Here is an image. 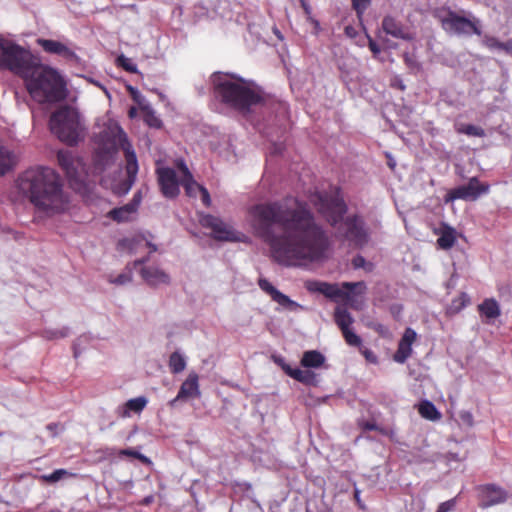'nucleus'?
<instances>
[{"instance_id":"obj_1","label":"nucleus","mask_w":512,"mask_h":512,"mask_svg":"<svg viewBox=\"0 0 512 512\" xmlns=\"http://www.w3.org/2000/svg\"><path fill=\"white\" fill-rule=\"evenodd\" d=\"M249 214L257 235L269 245L277 263L301 266L327 256L329 237L304 202L287 197L257 204Z\"/></svg>"},{"instance_id":"obj_2","label":"nucleus","mask_w":512,"mask_h":512,"mask_svg":"<svg viewBox=\"0 0 512 512\" xmlns=\"http://www.w3.org/2000/svg\"><path fill=\"white\" fill-rule=\"evenodd\" d=\"M0 67L20 75L31 97L39 103H55L66 96L65 84L58 72L38 62L29 50L0 39Z\"/></svg>"},{"instance_id":"obj_3","label":"nucleus","mask_w":512,"mask_h":512,"mask_svg":"<svg viewBox=\"0 0 512 512\" xmlns=\"http://www.w3.org/2000/svg\"><path fill=\"white\" fill-rule=\"evenodd\" d=\"M16 186L36 211L45 216L62 214L69 208V194L64 190L60 175L53 168L38 166L27 169L19 175Z\"/></svg>"},{"instance_id":"obj_4","label":"nucleus","mask_w":512,"mask_h":512,"mask_svg":"<svg viewBox=\"0 0 512 512\" xmlns=\"http://www.w3.org/2000/svg\"><path fill=\"white\" fill-rule=\"evenodd\" d=\"M93 173L100 174L109 167L115 159V154L122 149L126 159V172L128 192L136 180L138 162L132 145L127 139L126 133L120 125L112 119L103 123L98 133L94 136Z\"/></svg>"},{"instance_id":"obj_5","label":"nucleus","mask_w":512,"mask_h":512,"mask_svg":"<svg viewBox=\"0 0 512 512\" xmlns=\"http://www.w3.org/2000/svg\"><path fill=\"white\" fill-rule=\"evenodd\" d=\"M315 205L318 211L326 217L332 226L339 224L337 233L356 246H363L368 241V234L364 228V222L361 218L354 216L352 218L343 217L346 213V204L338 193L334 195H317Z\"/></svg>"},{"instance_id":"obj_6","label":"nucleus","mask_w":512,"mask_h":512,"mask_svg":"<svg viewBox=\"0 0 512 512\" xmlns=\"http://www.w3.org/2000/svg\"><path fill=\"white\" fill-rule=\"evenodd\" d=\"M215 94L232 108L246 113L250 108L261 102L258 91L251 88L242 79L228 75H217L214 78Z\"/></svg>"},{"instance_id":"obj_7","label":"nucleus","mask_w":512,"mask_h":512,"mask_svg":"<svg viewBox=\"0 0 512 512\" xmlns=\"http://www.w3.org/2000/svg\"><path fill=\"white\" fill-rule=\"evenodd\" d=\"M433 16L440 22L442 29L449 35L482 36V23L472 12L452 10L449 7H439L433 11Z\"/></svg>"},{"instance_id":"obj_8","label":"nucleus","mask_w":512,"mask_h":512,"mask_svg":"<svg viewBox=\"0 0 512 512\" xmlns=\"http://www.w3.org/2000/svg\"><path fill=\"white\" fill-rule=\"evenodd\" d=\"M51 132L67 145H75L84 138V125L79 113L68 106L55 111L49 121Z\"/></svg>"},{"instance_id":"obj_9","label":"nucleus","mask_w":512,"mask_h":512,"mask_svg":"<svg viewBox=\"0 0 512 512\" xmlns=\"http://www.w3.org/2000/svg\"><path fill=\"white\" fill-rule=\"evenodd\" d=\"M314 285L313 290L332 300L343 299L349 302L350 306L355 309H357V306L352 302L351 292L358 289L359 293H364L366 290V284L363 281L343 282L341 286L327 282H316Z\"/></svg>"},{"instance_id":"obj_10","label":"nucleus","mask_w":512,"mask_h":512,"mask_svg":"<svg viewBox=\"0 0 512 512\" xmlns=\"http://www.w3.org/2000/svg\"><path fill=\"white\" fill-rule=\"evenodd\" d=\"M57 161L70 182L81 184L85 182L88 172L82 158L74 155L69 150H59Z\"/></svg>"},{"instance_id":"obj_11","label":"nucleus","mask_w":512,"mask_h":512,"mask_svg":"<svg viewBox=\"0 0 512 512\" xmlns=\"http://www.w3.org/2000/svg\"><path fill=\"white\" fill-rule=\"evenodd\" d=\"M200 223L203 227L210 229L212 237L218 241L241 242L245 238L244 234L213 215L201 216Z\"/></svg>"},{"instance_id":"obj_12","label":"nucleus","mask_w":512,"mask_h":512,"mask_svg":"<svg viewBox=\"0 0 512 512\" xmlns=\"http://www.w3.org/2000/svg\"><path fill=\"white\" fill-rule=\"evenodd\" d=\"M488 191V184L480 183L477 177H472L467 184L450 190L446 196V202L454 201L456 199L475 201L481 195L488 193Z\"/></svg>"},{"instance_id":"obj_13","label":"nucleus","mask_w":512,"mask_h":512,"mask_svg":"<svg viewBox=\"0 0 512 512\" xmlns=\"http://www.w3.org/2000/svg\"><path fill=\"white\" fill-rule=\"evenodd\" d=\"M148 260V257H143L133 262V267L135 269L139 268V273L144 282L151 287L168 285L170 283V276L157 266H146L145 263Z\"/></svg>"},{"instance_id":"obj_14","label":"nucleus","mask_w":512,"mask_h":512,"mask_svg":"<svg viewBox=\"0 0 512 512\" xmlns=\"http://www.w3.org/2000/svg\"><path fill=\"white\" fill-rule=\"evenodd\" d=\"M258 285L262 291L268 294L271 299L276 302L281 308L290 311V312H298L301 310H305V307L296 301L290 299L287 295L280 292L277 288H275L267 279L260 278L258 280Z\"/></svg>"},{"instance_id":"obj_15","label":"nucleus","mask_w":512,"mask_h":512,"mask_svg":"<svg viewBox=\"0 0 512 512\" xmlns=\"http://www.w3.org/2000/svg\"><path fill=\"white\" fill-rule=\"evenodd\" d=\"M156 174L162 194L167 198L176 197L179 194V182L175 170L169 167H159Z\"/></svg>"},{"instance_id":"obj_16","label":"nucleus","mask_w":512,"mask_h":512,"mask_svg":"<svg viewBox=\"0 0 512 512\" xmlns=\"http://www.w3.org/2000/svg\"><path fill=\"white\" fill-rule=\"evenodd\" d=\"M480 492L481 508H488L498 504H502L508 499V492L495 484H486L478 488Z\"/></svg>"},{"instance_id":"obj_17","label":"nucleus","mask_w":512,"mask_h":512,"mask_svg":"<svg viewBox=\"0 0 512 512\" xmlns=\"http://www.w3.org/2000/svg\"><path fill=\"white\" fill-rule=\"evenodd\" d=\"M417 334L412 328H406L404 334L399 341L398 349L395 352L393 359L397 363H405L412 354V344L416 340Z\"/></svg>"},{"instance_id":"obj_18","label":"nucleus","mask_w":512,"mask_h":512,"mask_svg":"<svg viewBox=\"0 0 512 512\" xmlns=\"http://www.w3.org/2000/svg\"><path fill=\"white\" fill-rule=\"evenodd\" d=\"M198 380L199 377L195 372L189 373L186 380L182 383L177 396L171 400L170 405L174 406L177 401L200 396Z\"/></svg>"},{"instance_id":"obj_19","label":"nucleus","mask_w":512,"mask_h":512,"mask_svg":"<svg viewBox=\"0 0 512 512\" xmlns=\"http://www.w3.org/2000/svg\"><path fill=\"white\" fill-rule=\"evenodd\" d=\"M383 31L397 39L412 40L413 35L399 21L392 16H385L382 20Z\"/></svg>"},{"instance_id":"obj_20","label":"nucleus","mask_w":512,"mask_h":512,"mask_svg":"<svg viewBox=\"0 0 512 512\" xmlns=\"http://www.w3.org/2000/svg\"><path fill=\"white\" fill-rule=\"evenodd\" d=\"M39 45L48 53L63 56L66 59H72L75 54L66 45L59 41L49 39H39Z\"/></svg>"},{"instance_id":"obj_21","label":"nucleus","mask_w":512,"mask_h":512,"mask_svg":"<svg viewBox=\"0 0 512 512\" xmlns=\"http://www.w3.org/2000/svg\"><path fill=\"white\" fill-rule=\"evenodd\" d=\"M178 167L183 174V178L181 180V184L184 186L186 194L190 197H195L197 192L201 191L203 186L199 185L194 179L192 174L190 173L187 165L183 160L179 161Z\"/></svg>"},{"instance_id":"obj_22","label":"nucleus","mask_w":512,"mask_h":512,"mask_svg":"<svg viewBox=\"0 0 512 512\" xmlns=\"http://www.w3.org/2000/svg\"><path fill=\"white\" fill-rule=\"evenodd\" d=\"M283 370L287 375L292 377L293 379L306 384V385H314L317 383V378L315 373L309 370H302L300 368H291L289 365H283Z\"/></svg>"},{"instance_id":"obj_23","label":"nucleus","mask_w":512,"mask_h":512,"mask_svg":"<svg viewBox=\"0 0 512 512\" xmlns=\"http://www.w3.org/2000/svg\"><path fill=\"white\" fill-rule=\"evenodd\" d=\"M478 310L487 322L498 318L501 314L500 306L494 298H487L478 306Z\"/></svg>"},{"instance_id":"obj_24","label":"nucleus","mask_w":512,"mask_h":512,"mask_svg":"<svg viewBox=\"0 0 512 512\" xmlns=\"http://www.w3.org/2000/svg\"><path fill=\"white\" fill-rule=\"evenodd\" d=\"M148 400L144 396L129 399L119 412L121 417H129L130 412L140 413L147 405Z\"/></svg>"},{"instance_id":"obj_25","label":"nucleus","mask_w":512,"mask_h":512,"mask_svg":"<svg viewBox=\"0 0 512 512\" xmlns=\"http://www.w3.org/2000/svg\"><path fill=\"white\" fill-rule=\"evenodd\" d=\"M325 362V357L317 350H309L304 352L301 365L305 368H319Z\"/></svg>"},{"instance_id":"obj_26","label":"nucleus","mask_w":512,"mask_h":512,"mask_svg":"<svg viewBox=\"0 0 512 512\" xmlns=\"http://www.w3.org/2000/svg\"><path fill=\"white\" fill-rule=\"evenodd\" d=\"M15 164V155L8 148L0 145V176L5 175Z\"/></svg>"},{"instance_id":"obj_27","label":"nucleus","mask_w":512,"mask_h":512,"mask_svg":"<svg viewBox=\"0 0 512 512\" xmlns=\"http://www.w3.org/2000/svg\"><path fill=\"white\" fill-rule=\"evenodd\" d=\"M418 412L423 418L430 421H437L441 418V413L429 400H424L419 404Z\"/></svg>"},{"instance_id":"obj_28","label":"nucleus","mask_w":512,"mask_h":512,"mask_svg":"<svg viewBox=\"0 0 512 512\" xmlns=\"http://www.w3.org/2000/svg\"><path fill=\"white\" fill-rule=\"evenodd\" d=\"M135 212V204H126L109 212V216L117 222L129 221Z\"/></svg>"},{"instance_id":"obj_29","label":"nucleus","mask_w":512,"mask_h":512,"mask_svg":"<svg viewBox=\"0 0 512 512\" xmlns=\"http://www.w3.org/2000/svg\"><path fill=\"white\" fill-rule=\"evenodd\" d=\"M482 44L490 50H503L507 53L512 51V41L503 43L496 37L487 34L482 36Z\"/></svg>"},{"instance_id":"obj_30","label":"nucleus","mask_w":512,"mask_h":512,"mask_svg":"<svg viewBox=\"0 0 512 512\" xmlns=\"http://www.w3.org/2000/svg\"><path fill=\"white\" fill-rule=\"evenodd\" d=\"M334 319L341 331L350 329V326L354 322L352 315L347 311L346 308L337 307L334 312Z\"/></svg>"},{"instance_id":"obj_31","label":"nucleus","mask_w":512,"mask_h":512,"mask_svg":"<svg viewBox=\"0 0 512 512\" xmlns=\"http://www.w3.org/2000/svg\"><path fill=\"white\" fill-rule=\"evenodd\" d=\"M168 365L173 374L181 373L186 368V358L179 351H175L170 355Z\"/></svg>"},{"instance_id":"obj_32","label":"nucleus","mask_w":512,"mask_h":512,"mask_svg":"<svg viewBox=\"0 0 512 512\" xmlns=\"http://www.w3.org/2000/svg\"><path fill=\"white\" fill-rule=\"evenodd\" d=\"M455 232L453 229L445 230L437 239L438 245L442 249H450L455 244Z\"/></svg>"},{"instance_id":"obj_33","label":"nucleus","mask_w":512,"mask_h":512,"mask_svg":"<svg viewBox=\"0 0 512 512\" xmlns=\"http://www.w3.org/2000/svg\"><path fill=\"white\" fill-rule=\"evenodd\" d=\"M133 269H135L133 267V265L130 266V264H128L126 266V269H125V271L123 273L119 274L115 278L110 277L109 278V282L113 283V284H116V285H126L128 283H131L132 282V270Z\"/></svg>"},{"instance_id":"obj_34","label":"nucleus","mask_w":512,"mask_h":512,"mask_svg":"<svg viewBox=\"0 0 512 512\" xmlns=\"http://www.w3.org/2000/svg\"><path fill=\"white\" fill-rule=\"evenodd\" d=\"M468 303H469V297L467 296V294L461 293V295L459 297L452 300V302L448 308V311L451 314L458 313L464 307H466Z\"/></svg>"},{"instance_id":"obj_35","label":"nucleus","mask_w":512,"mask_h":512,"mask_svg":"<svg viewBox=\"0 0 512 512\" xmlns=\"http://www.w3.org/2000/svg\"><path fill=\"white\" fill-rule=\"evenodd\" d=\"M74 476H75L74 473L69 472L66 469H57V470L53 471L51 474L43 475L42 479L49 483H55L63 478H69V477H74Z\"/></svg>"},{"instance_id":"obj_36","label":"nucleus","mask_w":512,"mask_h":512,"mask_svg":"<svg viewBox=\"0 0 512 512\" xmlns=\"http://www.w3.org/2000/svg\"><path fill=\"white\" fill-rule=\"evenodd\" d=\"M144 121L153 128H160L162 125V121L150 108H144Z\"/></svg>"},{"instance_id":"obj_37","label":"nucleus","mask_w":512,"mask_h":512,"mask_svg":"<svg viewBox=\"0 0 512 512\" xmlns=\"http://www.w3.org/2000/svg\"><path fill=\"white\" fill-rule=\"evenodd\" d=\"M346 343L350 346L358 347L362 344V339L351 329L342 331Z\"/></svg>"},{"instance_id":"obj_38","label":"nucleus","mask_w":512,"mask_h":512,"mask_svg":"<svg viewBox=\"0 0 512 512\" xmlns=\"http://www.w3.org/2000/svg\"><path fill=\"white\" fill-rule=\"evenodd\" d=\"M459 133H463L469 136H477L482 137L485 135L484 130L481 127L475 126V125H464L461 128L458 129Z\"/></svg>"},{"instance_id":"obj_39","label":"nucleus","mask_w":512,"mask_h":512,"mask_svg":"<svg viewBox=\"0 0 512 512\" xmlns=\"http://www.w3.org/2000/svg\"><path fill=\"white\" fill-rule=\"evenodd\" d=\"M352 265L355 269H365L367 272H371L374 268L373 264L367 262L365 258L361 255H357L352 260Z\"/></svg>"},{"instance_id":"obj_40","label":"nucleus","mask_w":512,"mask_h":512,"mask_svg":"<svg viewBox=\"0 0 512 512\" xmlns=\"http://www.w3.org/2000/svg\"><path fill=\"white\" fill-rule=\"evenodd\" d=\"M352 7L356 11L357 16L361 17L369 7L371 0H351Z\"/></svg>"},{"instance_id":"obj_41","label":"nucleus","mask_w":512,"mask_h":512,"mask_svg":"<svg viewBox=\"0 0 512 512\" xmlns=\"http://www.w3.org/2000/svg\"><path fill=\"white\" fill-rule=\"evenodd\" d=\"M117 63L118 65H120L124 70L128 71V72H136L137 71V67L136 65L132 62L131 59L125 57L124 55H120L118 58H117Z\"/></svg>"},{"instance_id":"obj_42","label":"nucleus","mask_w":512,"mask_h":512,"mask_svg":"<svg viewBox=\"0 0 512 512\" xmlns=\"http://www.w3.org/2000/svg\"><path fill=\"white\" fill-rule=\"evenodd\" d=\"M68 334H69V329L64 327L59 330H46L44 333V336L47 339L52 340V339L64 338V337L68 336Z\"/></svg>"},{"instance_id":"obj_43","label":"nucleus","mask_w":512,"mask_h":512,"mask_svg":"<svg viewBox=\"0 0 512 512\" xmlns=\"http://www.w3.org/2000/svg\"><path fill=\"white\" fill-rule=\"evenodd\" d=\"M456 506V498L450 499L448 501L442 502L436 512H451L455 509Z\"/></svg>"},{"instance_id":"obj_44","label":"nucleus","mask_w":512,"mask_h":512,"mask_svg":"<svg viewBox=\"0 0 512 512\" xmlns=\"http://www.w3.org/2000/svg\"><path fill=\"white\" fill-rule=\"evenodd\" d=\"M119 455L130 456L141 460H146V457L144 455L132 449H123L119 452Z\"/></svg>"},{"instance_id":"obj_45","label":"nucleus","mask_w":512,"mask_h":512,"mask_svg":"<svg viewBox=\"0 0 512 512\" xmlns=\"http://www.w3.org/2000/svg\"><path fill=\"white\" fill-rule=\"evenodd\" d=\"M200 193H201L203 204H205L206 206H209L211 204V198H210L208 190L205 187L201 188Z\"/></svg>"},{"instance_id":"obj_46","label":"nucleus","mask_w":512,"mask_h":512,"mask_svg":"<svg viewBox=\"0 0 512 512\" xmlns=\"http://www.w3.org/2000/svg\"><path fill=\"white\" fill-rule=\"evenodd\" d=\"M460 418L463 422L467 423L469 426L473 425V416L470 412H461Z\"/></svg>"},{"instance_id":"obj_47","label":"nucleus","mask_w":512,"mask_h":512,"mask_svg":"<svg viewBox=\"0 0 512 512\" xmlns=\"http://www.w3.org/2000/svg\"><path fill=\"white\" fill-rule=\"evenodd\" d=\"M363 355L365 356V358L370 361V362H376V356L374 355V353L371 351V350H368V349H365L363 351Z\"/></svg>"},{"instance_id":"obj_48","label":"nucleus","mask_w":512,"mask_h":512,"mask_svg":"<svg viewBox=\"0 0 512 512\" xmlns=\"http://www.w3.org/2000/svg\"><path fill=\"white\" fill-rule=\"evenodd\" d=\"M141 202V194L140 192L139 193H136L132 199V201L129 203V204H135V212L137 211L138 209V206Z\"/></svg>"},{"instance_id":"obj_49","label":"nucleus","mask_w":512,"mask_h":512,"mask_svg":"<svg viewBox=\"0 0 512 512\" xmlns=\"http://www.w3.org/2000/svg\"><path fill=\"white\" fill-rule=\"evenodd\" d=\"M369 48L374 54H378L380 52V48L373 40L369 41Z\"/></svg>"},{"instance_id":"obj_50","label":"nucleus","mask_w":512,"mask_h":512,"mask_svg":"<svg viewBox=\"0 0 512 512\" xmlns=\"http://www.w3.org/2000/svg\"><path fill=\"white\" fill-rule=\"evenodd\" d=\"M363 428H364L365 430H369V431H371V430H377V429H378L377 425H376L375 423H372V422H365V423L363 424Z\"/></svg>"},{"instance_id":"obj_51","label":"nucleus","mask_w":512,"mask_h":512,"mask_svg":"<svg viewBox=\"0 0 512 512\" xmlns=\"http://www.w3.org/2000/svg\"><path fill=\"white\" fill-rule=\"evenodd\" d=\"M47 429L52 432L53 435L57 434L58 425L55 423H50L47 425Z\"/></svg>"},{"instance_id":"obj_52","label":"nucleus","mask_w":512,"mask_h":512,"mask_svg":"<svg viewBox=\"0 0 512 512\" xmlns=\"http://www.w3.org/2000/svg\"><path fill=\"white\" fill-rule=\"evenodd\" d=\"M131 93L133 95L134 100L140 103V97L141 95L134 89H131Z\"/></svg>"},{"instance_id":"obj_53","label":"nucleus","mask_w":512,"mask_h":512,"mask_svg":"<svg viewBox=\"0 0 512 512\" xmlns=\"http://www.w3.org/2000/svg\"><path fill=\"white\" fill-rule=\"evenodd\" d=\"M152 501H153V497L152 496H148V497L144 498L143 503L144 504H150Z\"/></svg>"},{"instance_id":"obj_54","label":"nucleus","mask_w":512,"mask_h":512,"mask_svg":"<svg viewBox=\"0 0 512 512\" xmlns=\"http://www.w3.org/2000/svg\"><path fill=\"white\" fill-rule=\"evenodd\" d=\"M405 61L408 65L412 66L413 65V61L412 59H410V57L408 55H405Z\"/></svg>"},{"instance_id":"obj_55","label":"nucleus","mask_w":512,"mask_h":512,"mask_svg":"<svg viewBox=\"0 0 512 512\" xmlns=\"http://www.w3.org/2000/svg\"><path fill=\"white\" fill-rule=\"evenodd\" d=\"M147 245H148V246L150 247V249H151V252H155V251L157 250V247H156V245H154V244H151V243H148V242H147Z\"/></svg>"},{"instance_id":"obj_56","label":"nucleus","mask_w":512,"mask_h":512,"mask_svg":"<svg viewBox=\"0 0 512 512\" xmlns=\"http://www.w3.org/2000/svg\"><path fill=\"white\" fill-rule=\"evenodd\" d=\"M311 22L314 24L316 29H319V22L318 21H316L314 19H311Z\"/></svg>"},{"instance_id":"obj_57","label":"nucleus","mask_w":512,"mask_h":512,"mask_svg":"<svg viewBox=\"0 0 512 512\" xmlns=\"http://www.w3.org/2000/svg\"><path fill=\"white\" fill-rule=\"evenodd\" d=\"M303 7H304V9H305V12H306L307 14H310V9H309V7H308L306 4H304V3H303Z\"/></svg>"},{"instance_id":"obj_58","label":"nucleus","mask_w":512,"mask_h":512,"mask_svg":"<svg viewBox=\"0 0 512 512\" xmlns=\"http://www.w3.org/2000/svg\"><path fill=\"white\" fill-rule=\"evenodd\" d=\"M275 34L279 39H282L281 33L278 30H275Z\"/></svg>"},{"instance_id":"obj_59","label":"nucleus","mask_w":512,"mask_h":512,"mask_svg":"<svg viewBox=\"0 0 512 512\" xmlns=\"http://www.w3.org/2000/svg\"><path fill=\"white\" fill-rule=\"evenodd\" d=\"M355 498L359 502V491L355 490Z\"/></svg>"},{"instance_id":"obj_60","label":"nucleus","mask_w":512,"mask_h":512,"mask_svg":"<svg viewBox=\"0 0 512 512\" xmlns=\"http://www.w3.org/2000/svg\"><path fill=\"white\" fill-rule=\"evenodd\" d=\"M451 456H452V459L459 460V458L456 455L451 454Z\"/></svg>"},{"instance_id":"obj_61","label":"nucleus","mask_w":512,"mask_h":512,"mask_svg":"<svg viewBox=\"0 0 512 512\" xmlns=\"http://www.w3.org/2000/svg\"><path fill=\"white\" fill-rule=\"evenodd\" d=\"M133 114H134V109L132 108V109L130 110V115L132 116Z\"/></svg>"}]
</instances>
